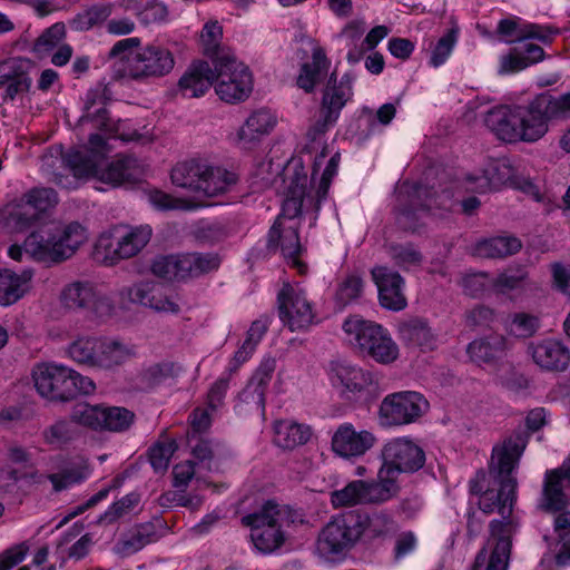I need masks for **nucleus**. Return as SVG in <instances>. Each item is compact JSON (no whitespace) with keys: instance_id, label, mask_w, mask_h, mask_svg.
<instances>
[{"instance_id":"nucleus-47","label":"nucleus","mask_w":570,"mask_h":570,"mask_svg":"<svg viewBox=\"0 0 570 570\" xmlns=\"http://www.w3.org/2000/svg\"><path fill=\"white\" fill-rule=\"evenodd\" d=\"M362 519L363 535L370 540L385 538L396 530V522L393 517L384 510L368 515L362 514Z\"/></svg>"},{"instance_id":"nucleus-5","label":"nucleus","mask_w":570,"mask_h":570,"mask_svg":"<svg viewBox=\"0 0 570 570\" xmlns=\"http://www.w3.org/2000/svg\"><path fill=\"white\" fill-rule=\"evenodd\" d=\"M32 380L37 392L52 402H69L80 394L88 395L96 390L90 377L56 363L37 364L32 368Z\"/></svg>"},{"instance_id":"nucleus-36","label":"nucleus","mask_w":570,"mask_h":570,"mask_svg":"<svg viewBox=\"0 0 570 570\" xmlns=\"http://www.w3.org/2000/svg\"><path fill=\"white\" fill-rule=\"evenodd\" d=\"M399 333L407 345L420 347L422 351H433L436 347L438 336L422 318L402 323Z\"/></svg>"},{"instance_id":"nucleus-8","label":"nucleus","mask_w":570,"mask_h":570,"mask_svg":"<svg viewBox=\"0 0 570 570\" xmlns=\"http://www.w3.org/2000/svg\"><path fill=\"white\" fill-rule=\"evenodd\" d=\"M400 209L396 223L407 232H417L423 226V218L434 208L450 209L452 193L442 190L440 194L421 184L404 183L397 193Z\"/></svg>"},{"instance_id":"nucleus-20","label":"nucleus","mask_w":570,"mask_h":570,"mask_svg":"<svg viewBox=\"0 0 570 570\" xmlns=\"http://www.w3.org/2000/svg\"><path fill=\"white\" fill-rule=\"evenodd\" d=\"M330 380L333 386L341 389V393L350 400L374 384V377L370 371L343 360L331 362Z\"/></svg>"},{"instance_id":"nucleus-45","label":"nucleus","mask_w":570,"mask_h":570,"mask_svg":"<svg viewBox=\"0 0 570 570\" xmlns=\"http://www.w3.org/2000/svg\"><path fill=\"white\" fill-rule=\"evenodd\" d=\"M115 4L111 2H102L94 4L82 12L75 16L69 26L76 31H87L91 28L105 22L112 13Z\"/></svg>"},{"instance_id":"nucleus-16","label":"nucleus","mask_w":570,"mask_h":570,"mask_svg":"<svg viewBox=\"0 0 570 570\" xmlns=\"http://www.w3.org/2000/svg\"><path fill=\"white\" fill-rule=\"evenodd\" d=\"M127 59V73L132 79L163 77L175 66L173 53L160 46H147L136 53L124 56Z\"/></svg>"},{"instance_id":"nucleus-10","label":"nucleus","mask_w":570,"mask_h":570,"mask_svg":"<svg viewBox=\"0 0 570 570\" xmlns=\"http://www.w3.org/2000/svg\"><path fill=\"white\" fill-rule=\"evenodd\" d=\"M343 330L350 343L375 362L390 364L399 357V346L383 326L353 316L344 322Z\"/></svg>"},{"instance_id":"nucleus-29","label":"nucleus","mask_w":570,"mask_h":570,"mask_svg":"<svg viewBox=\"0 0 570 570\" xmlns=\"http://www.w3.org/2000/svg\"><path fill=\"white\" fill-rule=\"evenodd\" d=\"M509 525L499 522L492 523L494 533L500 534V539L492 553L488 556L487 548H482L474 560L471 570H507L510 560V541H509Z\"/></svg>"},{"instance_id":"nucleus-34","label":"nucleus","mask_w":570,"mask_h":570,"mask_svg":"<svg viewBox=\"0 0 570 570\" xmlns=\"http://www.w3.org/2000/svg\"><path fill=\"white\" fill-rule=\"evenodd\" d=\"M399 491L397 478L381 466L376 480L364 481L363 498H365V504H382L395 498Z\"/></svg>"},{"instance_id":"nucleus-49","label":"nucleus","mask_w":570,"mask_h":570,"mask_svg":"<svg viewBox=\"0 0 570 570\" xmlns=\"http://www.w3.org/2000/svg\"><path fill=\"white\" fill-rule=\"evenodd\" d=\"M99 337L83 336L68 347L69 356L78 364L97 367Z\"/></svg>"},{"instance_id":"nucleus-23","label":"nucleus","mask_w":570,"mask_h":570,"mask_svg":"<svg viewBox=\"0 0 570 570\" xmlns=\"http://www.w3.org/2000/svg\"><path fill=\"white\" fill-rule=\"evenodd\" d=\"M372 278L377 286L379 301L383 308L399 312L406 307L404 295V278L386 266H376L371 271Z\"/></svg>"},{"instance_id":"nucleus-41","label":"nucleus","mask_w":570,"mask_h":570,"mask_svg":"<svg viewBox=\"0 0 570 570\" xmlns=\"http://www.w3.org/2000/svg\"><path fill=\"white\" fill-rule=\"evenodd\" d=\"M274 432L275 444L285 450H293L304 445L312 436V430L308 425L288 420L277 422L274 426Z\"/></svg>"},{"instance_id":"nucleus-22","label":"nucleus","mask_w":570,"mask_h":570,"mask_svg":"<svg viewBox=\"0 0 570 570\" xmlns=\"http://www.w3.org/2000/svg\"><path fill=\"white\" fill-rule=\"evenodd\" d=\"M307 175L295 171L287 186L285 198L282 204V213L277 217L294 219L305 210L318 212L321 205L316 206V189L308 188Z\"/></svg>"},{"instance_id":"nucleus-56","label":"nucleus","mask_w":570,"mask_h":570,"mask_svg":"<svg viewBox=\"0 0 570 570\" xmlns=\"http://www.w3.org/2000/svg\"><path fill=\"white\" fill-rule=\"evenodd\" d=\"M364 480H355L347 483L343 489L331 494V502L335 508L353 507L365 504Z\"/></svg>"},{"instance_id":"nucleus-17","label":"nucleus","mask_w":570,"mask_h":570,"mask_svg":"<svg viewBox=\"0 0 570 570\" xmlns=\"http://www.w3.org/2000/svg\"><path fill=\"white\" fill-rule=\"evenodd\" d=\"M353 95L352 80L348 75H344L340 82L336 81V75L333 72L330 76L327 86L324 90L320 118L313 126L315 134H324L331 126H333L340 112Z\"/></svg>"},{"instance_id":"nucleus-3","label":"nucleus","mask_w":570,"mask_h":570,"mask_svg":"<svg viewBox=\"0 0 570 570\" xmlns=\"http://www.w3.org/2000/svg\"><path fill=\"white\" fill-rule=\"evenodd\" d=\"M87 238L86 228L77 222L50 223L33 230L24 239L23 249L37 262L56 264L73 256Z\"/></svg>"},{"instance_id":"nucleus-14","label":"nucleus","mask_w":570,"mask_h":570,"mask_svg":"<svg viewBox=\"0 0 570 570\" xmlns=\"http://www.w3.org/2000/svg\"><path fill=\"white\" fill-rule=\"evenodd\" d=\"M382 466L395 478L401 473H412L423 468L425 453L420 445L409 438H395L381 450Z\"/></svg>"},{"instance_id":"nucleus-39","label":"nucleus","mask_w":570,"mask_h":570,"mask_svg":"<svg viewBox=\"0 0 570 570\" xmlns=\"http://www.w3.org/2000/svg\"><path fill=\"white\" fill-rule=\"evenodd\" d=\"M498 32L505 37H512L515 40L537 39L543 43H550L557 31L549 27L537 23L519 24L513 19H503L498 24Z\"/></svg>"},{"instance_id":"nucleus-31","label":"nucleus","mask_w":570,"mask_h":570,"mask_svg":"<svg viewBox=\"0 0 570 570\" xmlns=\"http://www.w3.org/2000/svg\"><path fill=\"white\" fill-rule=\"evenodd\" d=\"M279 226V218H277L268 233V248L279 246L284 258L303 273L306 267L298 259V255L302 250L298 229L297 227L291 226L282 233Z\"/></svg>"},{"instance_id":"nucleus-25","label":"nucleus","mask_w":570,"mask_h":570,"mask_svg":"<svg viewBox=\"0 0 570 570\" xmlns=\"http://www.w3.org/2000/svg\"><path fill=\"white\" fill-rule=\"evenodd\" d=\"M562 470L561 464L557 469L548 470L544 474L539 507L546 512L554 513L570 504V497L567 493L570 490V479Z\"/></svg>"},{"instance_id":"nucleus-6","label":"nucleus","mask_w":570,"mask_h":570,"mask_svg":"<svg viewBox=\"0 0 570 570\" xmlns=\"http://www.w3.org/2000/svg\"><path fill=\"white\" fill-rule=\"evenodd\" d=\"M65 160L72 171L75 181L76 178L96 177L101 183L117 187L127 181H136L141 175L138 160L132 156H119L106 167H99L97 154L89 157L81 151L67 153ZM58 184L65 188L77 187L76 183L63 184L59 180Z\"/></svg>"},{"instance_id":"nucleus-58","label":"nucleus","mask_w":570,"mask_h":570,"mask_svg":"<svg viewBox=\"0 0 570 570\" xmlns=\"http://www.w3.org/2000/svg\"><path fill=\"white\" fill-rule=\"evenodd\" d=\"M222 36L223 28L217 21L207 22L200 35L204 53L213 59V63H215V59L222 56L223 52H229L220 47Z\"/></svg>"},{"instance_id":"nucleus-51","label":"nucleus","mask_w":570,"mask_h":570,"mask_svg":"<svg viewBox=\"0 0 570 570\" xmlns=\"http://www.w3.org/2000/svg\"><path fill=\"white\" fill-rule=\"evenodd\" d=\"M66 38V26L63 22H57L43 30L35 40L32 51L39 58H45L51 53Z\"/></svg>"},{"instance_id":"nucleus-42","label":"nucleus","mask_w":570,"mask_h":570,"mask_svg":"<svg viewBox=\"0 0 570 570\" xmlns=\"http://www.w3.org/2000/svg\"><path fill=\"white\" fill-rule=\"evenodd\" d=\"M267 318L262 317L252 323L249 330L247 331L246 340L244 341L242 346L236 351L234 358L230 361L228 365L229 375L233 372H236L238 367L252 356L256 346L267 332Z\"/></svg>"},{"instance_id":"nucleus-46","label":"nucleus","mask_w":570,"mask_h":570,"mask_svg":"<svg viewBox=\"0 0 570 570\" xmlns=\"http://www.w3.org/2000/svg\"><path fill=\"white\" fill-rule=\"evenodd\" d=\"M41 435L47 445L53 449H62L76 440L79 432L71 419H60L47 426Z\"/></svg>"},{"instance_id":"nucleus-53","label":"nucleus","mask_w":570,"mask_h":570,"mask_svg":"<svg viewBox=\"0 0 570 570\" xmlns=\"http://www.w3.org/2000/svg\"><path fill=\"white\" fill-rule=\"evenodd\" d=\"M135 422V413L121 406H104L101 431L125 432Z\"/></svg>"},{"instance_id":"nucleus-11","label":"nucleus","mask_w":570,"mask_h":570,"mask_svg":"<svg viewBox=\"0 0 570 570\" xmlns=\"http://www.w3.org/2000/svg\"><path fill=\"white\" fill-rule=\"evenodd\" d=\"M362 522V514L356 511L334 515L318 535L320 553L330 560H335L352 549L363 535Z\"/></svg>"},{"instance_id":"nucleus-35","label":"nucleus","mask_w":570,"mask_h":570,"mask_svg":"<svg viewBox=\"0 0 570 570\" xmlns=\"http://www.w3.org/2000/svg\"><path fill=\"white\" fill-rule=\"evenodd\" d=\"M97 368L110 370L136 355L135 347L119 340L99 337Z\"/></svg>"},{"instance_id":"nucleus-64","label":"nucleus","mask_w":570,"mask_h":570,"mask_svg":"<svg viewBox=\"0 0 570 570\" xmlns=\"http://www.w3.org/2000/svg\"><path fill=\"white\" fill-rule=\"evenodd\" d=\"M539 328V318L527 313H517L512 316L510 332L518 337H530Z\"/></svg>"},{"instance_id":"nucleus-61","label":"nucleus","mask_w":570,"mask_h":570,"mask_svg":"<svg viewBox=\"0 0 570 570\" xmlns=\"http://www.w3.org/2000/svg\"><path fill=\"white\" fill-rule=\"evenodd\" d=\"M22 71H18L12 79L7 82V88L4 90V100H14L17 97H20L27 94L31 87L32 80L30 78V71L33 69V62L29 59L28 65L21 68Z\"/></svg>"},{"instance_id":"nucleus-24","label":"nucleus","mask_w":570,"mask_h":570,"mask_svg":"<svg viewBox=\"0 0 570 570\" xmlns=\"http://www.w3.org/2000/svg\"><path fill=\"white\" fill-rule=\"evenodd\" d=\"M110 90L102 82L96 83L90 88L85 97L83 115L80 117L81 122H92L94 126L106 132H117L115 122L108 116L106 108L107 101L110 99Z\"/></svg>"},{"instance_id":"nucleus-52","label":"nucleus","mask_w":570,"mask_h":570,"mask_svg":"<svg viewBox=\"0 0 570 570\" xmlns=\"http://www.w3.org/2000/svg\"><path fill=\"white\" fill-rule=\"evenodd\" d=\"M104 406L91 405L82 402L73 405L70 419L73 424H79L94 431H101Z\"/></svg>"},{"instance_id":"nucleus-19","label":"nucleus","mask_w":570,"mask_h":570,"mask_svg":"<svg viewBox=\"0 0 570 570\" xmlns=\"http://www.w3.org/2000/svg\"><path fill=\"white\" fill-rule=\"evenodd\" d=\"M121 297L157 312L178 314L179 304L175 294L156 282H141L121 289Z\"/></svg>"},{"instance_id":"nucleus-55","label":"nucleus","mask_w":570,"mask_h":570,"mask_svg":"<svg viewBox=\"0 0 570 570\" xmlns=\"http://www.w3.org/2000/svg\"><path fill=\"white\" fill-rule=\"evenodd\" d=\"M153 273L164 279H185L186 271L183 269V254L157 257L151 265Z\"/></svg>"},{"instance_id":"nucleus-43","label":"nucleus","mask_w":570,"mask_h":570,"mask_svg":"<svg viewBox=\"0 0 570 570\" xmlns=\"http://www.w3.org/2000/svg\"><path fill=\"white\" fill-rule=\"evenodd\" d=\"M515 169L508 158L491 159L483 168L481 188H500L513 181Z\"/></svg>"},{"instance_id":"nucleus-44","label":"nucleus","mask_w":570,"mask_h":570,"mask_svg":"<svg viewBox=\"0 0 570 570\" xmlns=\"http://www.w3.org/2000/svg\"><path fill=\"white\" fill-rule=\"evenodd\" d=\"M41 216L33 205L22 195L11 206L7 224L17 232L30 228L40 220Z\"/></svg>"},{"instance_id":"nucleus-26","label":"nucleus","mask_w":570,"mask_h":570,"mask_svg":"<svg viewBox=\"0 0 570 570\" xmlns=\"http://www.w3.org/2000/svg\"><path fill=\"white\" fill-rule=\"evenodd\" d=\"M485 126L502 141L519 142L521 117L519 106H498L484 117Z\"/></svg>"},{"instance_id":"nucleus-4","label":"nucleus","mask_w":570,"mask_h":570,"mask_svg":"<svg viewBox=\"0 0 570 570\" xmlns=\"http://www.w3.org/2000/svg\"><path fill=\"white\" fill-rule=\"evenodd\" d=\"M243 525L250 529V540L263 553H271L285 541V529L303 523V514L287 505L268 500L258 510L242 518Z\"/></svg>"},{"instance_id":"nucleus-50","label":"nucleus","mask_w":570,"mask_h":570,"mask_svg":"<svg viewBox=\"0 0 570 570\" xmlns=\"http://www.w3.org/2000/svg\"><path fill=\"white\" fill-rule=\"evenodd\" d=\"M220 265V258L214 253H188L183 254V268L187 277H195L216 271Z\"/></svg>"},{"instance_id":"nucleus-54","label":"nucleus","mask_w":570,"mask_h":570,"mask_svg":"<svg viewBox=\"0 0 570 570\" xmlns=\"http://www.w3.org/2000/svg\"><path fill=\"white\" fill-rule=\"evenodd\" d=\"M386 250L394 264L403 269L420 266L423 261L422 253L412 243H392L387 245Z\"/></svg>"},{"instance_id":"nucleus-2","label":"nucleus","mask_w":570,"mask_h":570,"mask_svg":"<svg viewBox=\"0 0 570 570\" xmlns=\"http://www.w3.org/2000/svg\"><path fill=\"white\" fill-rule=\"evenodd\" d=\"M529 433L524 430L514 431L509 438H507L501 444H497L492 449L490 472L495 474L498 481V489H487L480 495L478 505L485 514L498 512L501 514L503 520H492L490 522L491 539L494 542L492 549L497 547L500 539V534L494 533L492 530V523L499 522L504 525H509V541L510 550L512 549V535L515 530L510 515L513 510L514 502L517 500V479L512 475V472L517 469L519 460L528 444ZM493 550H491L492 552Z\"/></svg>"},{"instance_id":"nucleus-32","label":"nucleus","mask_w":570,"mask_h":570,"mask_svg":"<svg viewBox=\"0 0 570 570\" xmlns=\"http://www.w3.org/2000/svg\"><path fill=\"white\" fill-rule=\"evenodd\" d=\"M507 340L501 334H490L475 338L468 347L470 360L479 365L493 364L505 355Z\"/></svg>"},{"instance_id":"nucleus-1","label":"nucleus","mask_w":570,"mask_h":570,"mask_svg":"<svg viewBox=\"0 0 570 570\" xmlns=\"http://www.w3.org/2000/svg\"><path fill=\"white\" fill-rule=\"evenodd\" d=\"M170 178L175 186L185 189L191 198H175L163 190L153 189L148 193V199L157 209L193 210L203 207L206 199L228 193L238 181L235 171L196 159L178 163L171 169Z\"/></svg>"},{"instance_id":"nucleus-63","label":"nucleus","mask_w":570,"mask_h":570,"mask_svg":"<svg viewBox=\"0 0 570 570\" xmlns=\"http://www.w3.org/2000/svg\"><path fill=\"white\" fill-rule=\"evenodd\" d=\"M28 202L38 210L40 216L48 209L55 207L58 203V196L55 189L49 187H35L23 194Z\"/></svg>"},{"instance_id":"nucleus-30","label":"nucleus","mask_w":570,"mask_h":570,"mask_svg":"<svg viewBox=\"0 0 570 570\" xmlns=\"http://www.w3.org/2000/svg\"><path fill=\"white\" fill-rule=\"evenodd\" d=\"M214 78V69L207 61H196L180 77L178 89L186 98H198L212 87Z\"/></svg>"},{"instance_id":"nucleus-9","label":"nucleus","mask_w":570,"mask_h":570,"mask_svg":"<svg viewBox=\"0 0 570 570\" xmlns=\"http://www.w3.org/2000/svg\"><path fill=\"white\" fill-rule=\"evenodd\" d=\"M151 228L116 225L102 232L94 246L92 257L106 266L136 256L150 240Z\"/></svg>"},{"instance_id":"nucleus-18","label":"nucleus","mask_w":570,"mask_h":570,"mask_svg":"<svg viewBox=\"0 0 570 570\" xmlns=\"http://www.w3.org/2000/svg\"><path fill=\"white\" fill-rule=\"evenodd\" d=\"M62 305L69 309L90 308L98 316H108L114 311L112 301L90 282H73L60 295Z\"/></svg>"},{"instance_id":"nucleus-13","label":"nucleus","mask_w":570,"mask_h":570,"mask_svg":"<svg viewBox=\"0 0 570 570\" xmlns=\"http://www.w3.org/2000/svg\"><path fill=\"white\" fill-rule=\"evenodd\" d=\"M429 410L426 399L413 391L385 396L380 405V422L383 426H401L416 422Z\"/></svg>"},{"instance_id":"nucleus-12","label":"nucleus","mask_w":570,"mask_h":570,"mask_svg":"<svg viewBox=\"0 0 570 570\" xmlns=\"http://www.w3.org/2000/svg\"><path fill=\"white\" fill-rule=\"evenodd\" d=\"M214 72L215 91L223 101L237 104L246 100L252 94V72L232 52H223L215 59Z\"/></svg>"},{"instance_id":"nucleus-7","label":"nucleus","mask_w":570,"mask_h":570,"mask_svg":"<svg viewBox=\"0 0 570 570\" xmlns=\"http://www.w3.org/2000/svg\"><path fill=\"white\" fill-rule=\"evenodd\" d=\"M523 142L533 144L543 138L550 126L570 115V92L551 96L540 94L527 106H519Z\"/></svg>"},{"instance_id":"nucleus-27","label":"nucleus","mask_w":570,"mask_h":570,"mask_svg":"<svg viewBox=\"0 0 570 570\" xmlns=\"http://www.w3.org/2000/svg\"><path fill=\"white\" fill-rule=\"evenodd\" d=\"M277 124L276 116L267 108L254 110L236 134V144L240 148L250 149L263 137L271 134Z\"/></svg>"},{"instance_id":"nucleus-48","label":"nucleus","mask_w":570,"mask_h":570,"mask_svg":"<svg viewBox=\"0 0 570 570\" xmlns=\"http://www.w3.org/2000/svg\"><path fill=\"white\" fill-rule=\"evenodd\" d=\"M364 279L357 274L346 275L338 284L335 292V305L343 309L350 304L356 303L364 292Z\"/></svg>"},{"instance_id":"nucleus-59","label":"nucleus","mask_w":570,"mask_h":570,"mask_svg":"<svg viewBox=\"0 0 570 570\" xmlns=\"http://www.w3.org/2000/svg\"><path fill=\"white\" fill-rule=\"evenodd\" d=\"M88 471L83 466L70 465L62 469L58 473H50L47 475L48 480L52 483L56 492L62 491L70 485L77 484L86 480Z\"/></svg>"},{"instance_id":"nucleus-57","label":"nucleus","mask_w":570,"mask_h":570,"mask_svg":"<svg viewBox=\"0 0 570 570\" xmlns=\"http://www.w3.org/2000/svg\"><path fill=\"white\" fill-rule=\"evenodd\" d=\"M140 502V495L131 492L114 502L100 517L99 522L111 524L131 513Z\"/></svg>"},{"instance_id":"nucleus-40","label":"nucleus","mask_w":570,"mask_h":570,"mask_svg":"<svg viewBox=\"0 0 570 570\" xmlns=\"http://www.w3.org/2000/svg\"><path fill=\"white\" fill-rule=\"evenodd\" d=\"M31 277L29 271L20 274L10 269L0 271V305L7 306L19 301L27 292Z\"/></svg>"},{"instance_id":"nucleus-38","label":"nucleus","mask_w":570,"mask_h":570,"mask_svg":"<svg viewBox=\"0 0 570 570\" xmlns=\"http://www.w3.org/2000/svg\"><path fill=\"white\" fill-rule=\"evenodd\" d=\"M331 62L325 51L316 47L312 52V61L302 65L296 83L306 92H312L315 86L325 78Z\"/></svg>"},{"instance_id":"nucleus-37","label":"nucleus","mask_w":570,"mask_h":570,"mask_svg":"<svg viewBox=\"0 0 570 570\" xmlns=\"http://www.w3.org/2000/svg\"><path fill=\"white\" fill-rule=\"evenodd\" d=\"M522 247L519 238L513 236H498L476 242L471 254L481 258H503L518 253Z\"/></svg>"},{"instance_id":"nucleus-15","label":"nucleus","mask_w":570,"mask_h":570,"mask_svg":"<svg viewBox=\"0 0 570 570\" xmlns=\"http://www.w3.org/2000/svg\"><path fill=\"white\" fill-rule=\"evenodd\" d=\"M279 317L292 332L312 325L314 313L305 292L297 285L284 284L277 295Z\"/></svg>"},{"instance_id":"nucleus-28","label":"nucleus","mask_w":570,"mask_h":570,"mask_svg":"<svg viewBox=\"0 0 570 570\" xmlns=\"http://www.w3.org/2000/svg\"><path fill=\"white\" fill-rule=\"evenodd\" d=\"M533 362L542 370L563 372L570 364V351L559 341L544 340L529 346Z\"/></svg>"},{"instance_id":"nucleus-21","label":"nucleus","mask_w":570,"mask_h":570,"mask_svg":"<svg viewBox=\"0 0 570 570\" xmlns=\"http://www.w3.org/2000/svg\"><path fill=\"white\" fill-rule=\"evenodd\" d=\"M377 442L368 430L357 431L352 423L341 424L331 441L335 454L344 459H357L370 451Z\"/></svg>"},{"instance_id":"nucleus-33","label":"nucleus","mask_w":570,"mask_h":570,"mask_svg":"<svg viewBox=\"0 0 570 570\" xmlns=\"http://www.w3.org/2000/svg\"><path fill=\"white\" fill-rule=\"evenodd\" d=\"M160 523H141L125 534L115 546V552L121 557L131 556L147 544L159 539Z\"/></svg>"},{"instance_id":"nucleus-62","label":"nucleus","mask_w":570,"mask_h":570,"mask_svg":"<svg viewBox=\"0 0 570 570\" xmlns=\"http://www.w3.org/2000/svg\"><path fill=\"white\" fill-rule=\"evenodd\" d=\"M458 40V29L452 28L446 31L436 42L430 57V65L434 68L443 65L451 55Z\"/></svg>"},{"instance_id":"nucleus-60","label":"nucleus","mask_w":570,"mask_h":570,"mask_svg":"<svg viewBox=\"0 0 570 570\" xmlns=\"http://www.w3.org/2000/svg\"><path fill=\"white\" fill-rule=\"evenodd\" d=\"M528 277L523 267L508 268L491 281V285L497 293L507 294L518 289Z\"/></svg>"}]
</instances>
